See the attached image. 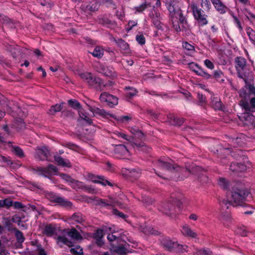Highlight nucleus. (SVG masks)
Segmentation results:
<instances>
[{"label": "nucleus", "instance_id": "56", "mask_svg": "<svg viewBox=\"0 0 255 255\" xmlns=\"http://www.w3.org/2000/svg\"><path fill=\"white\" fill-rule=\"evenodd\" d=\"M136 40L137 41V42L142 45L145 44V39L143 35H137L136 36Z\"/></svg>", "mask_w": 255, "mask_h": 255}, {"label": "nucleus", "instance_id": "23", "mask_svg": "<svg viewBox=\"0 0 255 255\" xmlns=\"http://www.w3.org/2000/svg\"><path fill=\"white\" fill-rule=\"evenodd\" d=\"M70 220L77 223L81 224L85 221L84 217L79 212L74 213L70 218Z\"/></svg>", "mask_w": 255, "mask_h": 255}, {"label": "nucleus", "instance_id": "17", "mask_svg": "<svg viewBox=\"0 0 255 255\" xmlns=\"http://www.w3.org/2000/svg\"><path fill=\"white\" fill-rule=\"evenodd\" d=\"M215 9L221 14L226 12L227 7L221 1V0H211Z\"/></svg>", "mask_w": 255, "mask_h": 255}, {"label": "nucleus", "instance_id": "57", "mask_svg": "<svg viewBox=\"0 0 255 255\" xmlns=\"http://www.w3.org/2000/svg\"><path fill=\"white\" fill-rule=\"evenodd\" d=\"M130 173L131 176L136 178L140 176L141 174V170L139 169H132L130 171Z\"/></svg>", "mask_w": 255, "mask_h": 255}, {"label": "nucleus", "instance_id": "4", "mask_svg": "<svg viewBox=\"0 0 255 255\" xmlns=\"http://www.w3.org/2000/svg\"><path fill=\"white\" fill-rule=\"evenodd\" d=\"M184 168L185 170H182L181 174L177 176L175 175L174 177H171V179L176 181H181L186 178L190 174L197 175L199 176L202 173L205 172L203 168L199 166H193L191 168Z\"/></svg>", "mask_w": 255, "mask_h": 255}, {"label": "nucleus", "instance_id": "34", "mask_svg": "<svg viewBox=\"0 0 255 255\" xmlns=\"http://www.w3.org/2000/svg\"><path fill=\"white\" fill-rule=\"evenodd\" d=\"M62 177L66 181L69 182L70 183L75 184L77 186H80V184L82 183L81 182L75 180V179L72 178L70 176L67 174H62Z\"/></svg>", "mask_w": 255, "mask_h": 255}, {"label": "nucleus", "instance_id": "51", "mask_svg": "<svg viewBox=\"0 0 255 255\" xmlns=\"http://www.w3.org/2000/svg\"><path fill=\"white\" fill-rule=\"evenodd\" d=\"M242 142L241 138H236V139H233L232 140L230 146L234 148H236L241 146Z\"/></svg>", "mask_w": 255, "mask_h": 255}, {"label": "nucleus", "instance_id": "14", "mask_svg": "<svg viewBox=\"0 0 255 255\" xmlns=\"http://www.w3.org/2000/svg\"><path fill=\"white\" fill-rule=\"evenodd\" d=\"M79 118L78 119V122L81 123L82 121L84 122V124L92 125L93 124V121L88 116V114L86 112L85 110L82 108L78 111Z\"/></svg>", "mask_w": 255, "mask_h": 255}, {"label": "nucleus", "instance_id": "27", "mask_svg": "<svg viewBox=\"0 0 255 255\" xmlns=\"http://www.w3.org/2000/svg\"><path fill=\"white\" fill-rule=\"evenodd\" d=\"M187 248H188V247L187 246L179 244L176 242V245H174V247L173 248L172 252L178 253H183L187 252H188V250H187Z\"/></svg>", "mask_w": 255, "mask_h": 255}, {"label": "nucleus", "instance_id": "43", "mask_svg": "<svg viewBox=\"0 0 255 255\" xmlns=\"http://www.w3.org/2000/svg\"><path fill=\"white\" fill-rule=\"evenodd\" d=\"M150 6V3H147L145 2L142 4H141L139 6H136L134 7V9L136 12H142L145 8Z\"/></svg>", "mask_w": 255, "mask_h": 255}, {"label": "nucleus", "instance_id": "22", "mask_svg": "<svg viewBox=\"0 0 255 255\" xmlns=\"http://www.w3.org/2000/svg\"><path fill=\"white\" fill-rule=\"evenodd\" d=\"M235 62L237 64L236 68L238 71V73L239 74V69L241 70H243L245 66H246V60L244 58L241 57H237L235 59Z\"/></svg>", "mask_w": 255, "mask_h": 255}, {"label": "nucleus", "instance_id": "11", "mask_svg": "<svg viewBox=\"0 0 255 255\" xmlns=\"http://www.w3.org/2000/svg\"><path fill=\"white\" fill-rule=\"evenodd\" d=\"M176 241L171 240L169 237H163L160 239L161 246L166 250L172 252L174 245H176Z\"/></svg>", "mask_w": 255, "mask_h": 255}, {"label": "nucleus", "instance_id": "13", "mask_svg": "<svg viewBox=\"0 0 255 255\" xmlns=\"http://www.w3.org/2000/svg\"><path fill=\"white\" fill-rule=\"evenodd\" d=\"M254 116L252 114L248 112L242 113L239 116V118L244 126L250 127Z\"/></svg>", "mask_w": 255, "mask_h": 255}, {"label": "nucleus", "instance_id": "64", "mask_svg": "<svg viewBox=\"0 0 255 255\" xmlns=\"http://www.w3.org/2000/svg\"><path fill=\"white\" fill-rule=\"evenodd\" d=\"M208 177L204 175V173H202L200 176L198 177V180L202 183V184L206 183L208 181Z\"/></svg>", "mask_w": 255, "mask_h": 255}, {"label": "nucleus", "instance_id": "46", "mask_svg": "<svg viewBox=\"0 0 255 255\" xmlns=\"http://www.w3.org/2000/svg\"><path fill=\"white\" fill-rule=\"evenodd\" d=\"M45 173L46 174H51L55 173L57 171V169L56 166H54L52 164H49V165L45 167Z\"/></svg>", "mask_w": 255, "mask_h": 255}, {"label": "nucleus", "instance_id": "63", "mask_svg": "<svg viewBox=\"0 0 255 255\" xmlns=\"http://www.w3.org/2000/svg\"><path fill=\"white\" fill-rule=\"evenodd\" d=\"M117 252L120 254L125 255L127 253V249L123 246H118L117 248Z\"/></svg>", "mask_w": 255, "mask_h": 255}, {"label": "nucleus", "instance_id": "54", "mask_svg": "<svg viewBox=\"0 0 255 255\" xmlns=\"http://www.w3.org/2000/svg\"><path fill=\"white\" fill-rule=\"evenodd\" d=\"M103 230L98 229L94 234L93 237L95 239H102L103 237Z\"/></svg>", "mask_w": 255, "mask_h": 255}, {"label": "nucleus", "instance_id": "12", "mask_svg": "<svg viewBox=\"0 0 255 255\" xmlns=\"http://www.w3.org/2000/svg\"><path fill=\"white\" fill-rule=\"evenodd\" d=\"M166 122L174 126H181L184 122V119L176 117L173 115L169 114L167 115Z\"/></svg>", "mask_w": 255, "mask_h": 255}, {"label": "nucleus", "instance_id": "5", "mask_svg": "<svg viewBox=\"0 0 255 255\" xmlns=\"http://www.w3.org/2000/svg\"><path fill=\"white\" fill-rule=\"evenodd\" d=\"M168 9L172 17L178 18L181 24H187L186 19L183 16L182 10L178 5V2L176 0H171L169 3Z\"/></svg>", "mask_w": 255, "mask_h": 255}, {"label": "nucleus", "instance_id": "1", "mask_svg": "<svg viewBox=\"0 0 255 255\" xmlns=\"http://www.w3.org/2000/svg\"><path fill=\"white\" fill-rule=\"evenodd\" d=\"M250 192L241 183H237L233 186L231 191V200L233 207L245 206L247 205L244 202Z\"/></svg>", "mask_w": 255, "mask_h": 255}, {"label": "nucleus", "instance_id": "45", "mask_svg": "<svg viewBox=\"0 0 255 255\" xmlns=\"http://www.w3.org/2000/svg\"><path fill=\"white\" fill-rule=\"evenodd\" d=\"M16 128L19 129H22L25 128V124L23 119L17 118L15 120Z\"/></svg>", "mask_w": 255, "mask_h": 255}, {"label": "nucleus", "instance_id": "21", "mask_svg": "<svg viewBox=\"0 0 255 255\" xmlns=\"http://www.w3.org/2000/svg\"><path fill=\"white\" fill-rule=\"evenodd\" d=\"M1 20L3 22L2 28L4 29L7 28H9L11 29L14 28L15 23L10 19H9L8 17L5 16H1Z\"/></svg>", "mask_w": 255, "mask_h": 255}, {"label": "nucleus", "instance_id": "38", "mask_svg": "<svg viewBox=\"0 0 255 255\" xmlns=\"http://www.w3.org/2000/svg\"><path fill=\"white\" fill-rule=\"evenodd\" d=\"M15 231V236L16 240L18 243L21 244L24 242L25 238L23 236L22 233L19 230L16 229Z\"/></svg>", "mask_w": 255, "mask_h": 255}, {"label": "nucleus", "instance_id": "47", "mask_svg": "<svg viewBox=\"0 0 255 255\" xmlns=\"http://www.w3.org/2000/svg\"><path fill=\"white\" fill-rule=\"evenodd\" d=\"M219 185L224 189H228L229 187V183L226 179L220 178L219 179Z\"/></svg>", "mask_w": 255, "mask_h": 255}, {"label": "nucleus", "instance_id": "37", "mask_svg": "<svg viewBox=\"0 0 255 255\" xmlns=\"http://www.w3.org/2000/svg\"><path fill=\"white\" fill-rule=\"evenodd\" d=\"M233 202L231 200H228L226 199H223L219 201V204L222 209L226 208V209H229L230 206H233Z\"/></svg>", "mask_w": 255, "mask_h": 255}, {"label": "nucleus", "instance_id": "44", "mask_svg": "<svg viewBox=\"0 0 255 255\" xmlns=\"http://www.w3.org/2000/svg\"><path fill=\"white\" fill-rule=\"evenodd\" d=\"M11 52L14 58H16L19 55H20L21 48L18 46L11 48Z\"/></svg>", "mask_w": 255, "mask_h": 255}, {"label": "nucleus", "instance_id": "61", "mask_svg": "<svg viewBox=\"0 0 255 255\" xmlns=\"http://www.w3.org/2000/svg\"><path fill=\"white\" fill-rule=\"evenodd\" d=\"M0 160L6 163L7 165H10L11 163L12 160L10 157H5L2 155H0Z\"/></svg>", "mask_w": 255, "mask_h": 255}, {"label": "nucleus", "instance_id": "10", "mask_svg": "<svg viewBox=\"0 0 255 255\" xmlns=\"http://www.w3.org/2000/svg\"><path fill=\"white\" fill-rule=\"evenodd\" d=\"M50 156V152L45 146L42 147H37L36 149L35 157L38 158L40 160H47L48 157Z\"/></svg>", "mask_w": 255, "mask_h": 255}, {"label": "nucleus", "instance_id": "53", "mask_svg": "<svg viewBox=\"0 0 255 255\" xmlns=\"http://www.w3.org/2000/svg\"><path fill=\"white\" fill-rule=\"evenodd\" d=\"M201 5L206 11H209L210 9L211 4L209 0H201Z\"/></svg>", "mask_w": 255, "mask_h": 255}, {"label": "nucleus", "instance_id": "7", "mask_svg": "<svg viewBox=\"0 0 255 255\" xmlns=\"http://www.w3.org/2000/svg\"><path fill=\"white\" fill-rule=\"evenodd\" d=\"M191 9L195 19L198 21L200 25L203 26L207 24V15L203 13V11L201 9L199 8L194 3L191 5Z\"/></svg>", "mask_w": 255, "mask_h": 255}, {"label": "nucleus", "instance_id": "36", "mask_svg": "<svg viewBox=\"0 0 255 255\" xmlns=\"http://www.w3.org/2000/svg\"><path fill=\"white\" fill-rule=\"evenodd\" d=\"M212 252L209 249L197 250L194 253V255H212Z\"/></svg>", "mask_w": 255, "mask_h": 255}, {"label": "nucleus", "instance_id": "15", "mask_svg": "<svg viewBox=\"0 0 255 255\" xmlns=\"http://www.w3.org/2000/svg\"><path fill=\"white\" fill-rule=\"evenodd\" d=\"M94 80L93 81V83H92L91 87L95 89L97 91H103L104 90V88L107 86V84H105L103 80L100 77L96 76V77H94Z\"/></svg>", "mask_w": 255, "mask_h": 255}, {"label": "nucleus", "instance_id": "8", "mask_svg": "<svg viewBox=\"0 0 255 255\" xmlns=\"http://www.w3.org/2000/svg\"><path fill=\"white\" fill-rule=\"evenodd\" d=\"M46 198L50 201L56 203L63 207H71L72 204L71 202L65 200L52 193H48L46 195Z\"/></svg>", "mask_w": 255, "mask_h": 255}, {"label": "nucleus", "instance_id": "20", "mask_svg": "<svg viewBox=\"0 0 255 255\" xmlns=\"http://www.w3.org/2000/svg\"><path fill=\"white\" fill-rule=\"evenodd\" d=\"M151 18L152 22L155 27L157 30H162V23L160 21L161 18L160 16V14L159 13L155 12V14H153Z\"/></svg>", "mask_w": 255, "mask_h": 255}, {"label": "nucleus", "instance_id": "30", "mask_svg": "<svg viewBox=\"0 0 255 255\" xmlns=\"http://www.w3.org/2000/svg\"><path fill=\"white\" fill-rule=\"evenodd\" d=\"M114 41L116 42V43L118 44L119 47H120L122 50L127 51L128 49L129 45L128 43L125 42L122 39L120 38L118 40L115 39Z\"/></svg>", "mask_w": 255, "mask_h": 255}, {"label": "nucleus", "instance_id": "26", "mask_svg": "<svg viewBox=\"0 0 255 255\" xmlns=\"http://www.w3.org/2000/svg\"><path fill=\"white\" fill-rule=\"evenodd\" d=\"M182 232L183 234L188 237L195 238L197 237V234L193 231L188 226H184L182 227Z\"/></svg>", "mask_w": 255, "mask_h": 255}, {"label": "nucleus", "instance_id": "32", "mask_svg": "<svg viewBox=\"0 0 255 255\" xmlns=\"http://www.w3.org/2000/svg\"><path fill=\"white\" fill-rule=\"evenodd\" d=\"M68 104L73 109L78 111L82 108L79 102L74 99H70L68 100Z\"/></svg>", "mask_w": 255, "mask_h": 255}, {"label": "nucleus", "instance_id": "42", "mask_svg": "<svg viewBox=\"0 0 255 255\" xmlns=\"http://www.w3.org/2000/svg\"><path fill=\"white\" fill-rule=\"evenodd\" d=\"M239 105L245 110L246 112L251 111V107L249 104L245 100H242L240 101Z\"/></svg>", "mask_w": 255, "mask_h": 255}, {"label": "nucleus", "instance_id": "6", "mask_svg": "<svg viewBox=\"0 0 255 255\" xmlns=\"http://www.w3.org/2000/svg\"><path fill=\"white\" fill-rule=\"evenodd\" d=\"M156 165L162 169H165L171 172H179L181 173L182 170L185 169L175 163H171L167 161L158 159L155 162Z\"/></svg>", "mask_w": 255, "mask_h": 255}, {"label": "nucleus", "instance_id": "62", "mask_svg": "<svg viewBox=\"0 0 255 255\" xmlns=\"http://www.w3.org/2000/svg\"><path fill=\"white\" fill-rule=\"evenodd\" d=\"M133 137V140H135V138H138L140 140H142L144 137V134L141 130L137 131L136 133H135L134 136H132L131 138Z\"/></svg>", "mask_w": 255, "mask_h": 255}, {"label": "nucleus", "instance_id": "39", "mask_svg": "<svg viewBox=\"0 0 255 255\" xmlns=\"http://www.w3.org/2000/svg\"><path fill=\"white\" fill-rule=\"evenodd\" d=\"M3 220L4 221V225L5 227L7 229L8 231H15L17 229L13 227L11 222L7 218H4Z\"/></svg>", "mask_w": 255, "mask_h": 255}, {"label": "nucleus", "instance_id": "3", "mask_svg": "<svg viewBox=\"0 0 255 255\" xmlns=\"http://www.w3.org/2000/svg\"><path fill=\"white\" fill-rule=\"evenodd\" d=\"M63 235L59 236L57 238V242L58 244L62 243L63 244L69 247L73 246L72 242L70 241L68 238L65 237V235L71 237L72 239L79 240H82L83 237L79 232L75 228H72L71 230L65 229L62 232Z\"/></svg>", "mask_w": 255, "mask_h": 255}, {"label": "nucleus", "instance_id": "19", "mask_svg": "<svg viewBox=\"0 0 255 255\" xmlns=\"http://www.w3.org/2000/svg\"><path fill=\"white\" fill-rule=\"evenodd\" d=\"M246 165L244 164L238 162H232L230 167V169L233 172H239L246 170Z\"/></svg>", "mask_w": 255, "mask_h": 255}, {"label": "nucleus", "instance_id": "29", "mask_svg": "<svg viewBox=\"0 0 255 255\" xmlns=\"http://www.w3.org/2000/svg\"><path fill=\"white\" fill-rule=\"evenodd\" d=\"M55 231V229L52 227V225L49 224L45 226L43 233L48 237L53 236Z\"/></svg>", "mask_w": 255, "mask_h": 255}, {"label": "nucleus", "instance_id": "33", "mask_svg": "<svg viewBox=\"0 0 255 255\" xmlns=\"http://www.w3.org/2000/svg\"><path fill=\"white\" fill-rule=\"evenodd\" d=\"M99 23L105 25L108 27H110L114 25L115 22L114 21H112L111 20L109 19L108 18L105 17H102L99 19Z\"/></svg>", "mask_w": 255, "mask_h": 255}, {"label": "nucleus", "instance_id": "58", "mask_svg": "<svg viewBox=\"0 0 255 255\" xmlns=\"http://www.w3.org/2000/svg\"><path fill=\"white\" fill-rule=\"evenodd\" d=\"M128 89L131 90V91L128 92L127 93V100L129 101V99H130L131 97H133L136 95V90L132 88H130L129 87Z\"/></svg>", "mask_w": 255, "mask_h": 255}, {"label": "nucleus", "instance_id": "2", "mask_svg": "<svg viewBox=\"0 0 255 255\" xmlns=\"http://www.w3.org/2000/svg\"><path fill=\"white\" fill-rule=\"evenodd\" d=\"M182 202L178 199H174L161 203L158 207V210L166 216L175 218L180 211Z\"/></svg>", "mask_w": 255, "mask_h": 255}, {"label": "nucleus", "instance_id": "60", "mask_svg": "<svg viewBox=\"0 0 255 255\" xmlns=\"http://www.w3.org/2000/svg\"><path fill=\"white\" fill-rule=\"evenodd\" d=\"M113 213L114 215L121 217L123 219H125L127 217V216L124 214L123 213L120 212L117 209H114L113 210Z\"/></svg>", "mask_w": 255, "mask_h": 255}, {"label": "nucleus", "instance_id": "31", "mask_svg": "<svg viewBox=\"0 0 255 255\" xmlns=\"http://www.w3.org/2000/svg\"><path fill=\"white\" fill-rule=\"evenodd\" d=\"M12 152L17 156L19 157H23L24 156V152L22 149L18 146H11Z\"/></svg>", "mask_w": 255, "mask_h": 255}, {"label": "nucleus", "instance_id": "35", "mask_svg": "<svg viewBox=\"0 0 255 255\" xmlns=\"http://www.w3.org/2000/svg\"><path fill=\"white\" fill-rule=\"evenodd\" d=\"M90 53L95 57L98 58H101L103 54L104 51L103 49H102L100 47H96L93 52H90Z\"/></svg>", "mask_w": 255, "mask_h": 255}, {"label": "nucleus", "instance_id": "18", "mask_svg": "<svg viewBox=\"0 0 255 255\" xmlns=\"http://www.w3.org/2000/svg\"><path fill=\"white\" fill-rule=\"evenodd\" d=\"M98 72L103 74L108 77H114L115 76V73L112 69L104 65H101L99 68Z\"/></svg>", "mask_w": 255, "mask_h": 255}, {"label": "nucleus", "instance_id": "59", "mask_svg": "<svg viewBox=\"0 0 255 255\" xmlns=\"http://www.w3.org/2000/svg\"><path fill=\"white\" fill-rule=\"evenodd\" d=\"M93 182L96 183H99L103 185L106 186L107 184L109 185L110 186H112V184L108 180L104 179L102 181L97 180H93Z\"/></svg>", "mask_w": 255, "mask_h": 255}, {"label": "nucleus", "instance_id": "52", "mask_svg": "<svg viewBox=\"0 0 255 255\" xmlns=\"http://www.w3.org/2000/svg\"><path fill=\"white\" fill-rule=\"evenodd\" d=\"M247 33L250 39L254 42H255V32L252 29L248 28Z\"/></svg>", "mask_w": 255, "mask_h": 255}, {"label": "nucleus", "instance_id": "24", "mask_svg": "<svg viewBox=\"0 0 255 255\" xmlns=\"http://www.w3.org/2000/svg\"><path fill=\"white\" fill-rule=\"evenodd\" d=\"M55 160L58 163L59 165L64 167H71V165L70 161L68 160H65L62 157L59 155L54 156Z\"/></svg>", "mask_w": 255, "mask_h": 255}, {"label": "nucleus", "instance_id": "16", "mask_svg": "<svg viewBox=\"0 0 255 255\" xmlns=\"http://www.w3.org/2000/svg\"><path fill=\"white\" fill-rule=\"evenodd\" d=\"M88 106L89 108V110L90 111H91L93 113V114H95L98 115L100 116H102L104 118H106L108 116H109L111 118L116 119L114 115L111 114L110 113H108L104 109H100L99 108L95 107H92L91 106H90L89 105H88Z\"/></svg>", "mask_w": 255, "mask_h": 255}, {"label": "nucleus", "instance_id": "40", "mask_svg": "<svg viewBox=\"0 0 255 255\" xmlns=\"http://www.w3.org/2000/svg\"><path fill=\"white\" fill-rule=\"evenodd\" d=\"M99 4L97 2L89 4L86 6V9L91 12H95L98 10Z\"/></svg>", "mask_w": 255, "mask_h": 255}, {"label": "nucleus", "instance_id": "55", "mask_svg": "<svg viewBox=\"0 0 255 255\" xmlns=\"http://www.w3.org/2000/svg\"><path fill=\"white\" fill-rule=\"evenodd\" d=\"M153 200L148 197L144 196L142 197V202L146 205L148 206L152 204Z\"/></svg>", "mask_w": 255, "mask_h": 255}, {"label": "nucleus", "instance_id": "50", "mask_svg": "<svg viewBox=\"0 0 255 255\" xmlns=\"http://www.w3.org/2000/svg\"><path fill=\"white\" fill-rule=\"evenodd\" d=\"M70 252L71 253H72L74 255H83V249L80 248V246H77L76 248H71L70 249Z\"/></svg>", "mask_w": 255, "mask_h": 255}, {"label": "nucleus", "instance_id": "48", "mask_svg": "<svg viewBox=\"0 0 255 255\" xmlns=\"http://www.w3.org/2000/svg\"><path fill=\"white\" fill-rule=\"evenodd\" d=\"M75 114L71 110H64L62 112V116L65 118H73Z\"/></svg>", "mask_w": 255, "mask_h": 255}, {"label": "nucleus", "instance_id": "49", "mask_svg": "<svg viewBox=\"0 0 255 255\" xmlns=\"http://www.w3.org/2000/svg\"><path fill=\"white\" fill-rule=\"evenodd\" d=\"M131 145L133 147H136L137 148L139 149L140 148H143L145 146L144 143L143 142H140L139 143H137L136 141H135V140H133V137L132 138L131 141H130Z\"/></svg>", "mask_w": 255, "mask_h": 255}, {"label": "nucleus", "instance_id": "41", "mask_svg": "<svg viewBox=\"0 0 255 255\" xmlns=\"http://www.w3.org/2000/svg\"><path fill=\"white\" fill-rule=\"evenodd\" d=\"M107 202L109 204H109V206H119L120 207L123 206V204L119 202L118 201L111 196L109 197V200H107Z\"/></svg>", "mask_w": 255, "mask_h": 255}, {"label": "nucleus", "instance_id": "25", "mask_svg": "<svg viewBox=\"0 0 255 255\" xmlns=\"http://www.w3.org/2000/svg\"><path fill=\"white\" fill-rule=\"evenodd\" d=\"M79 75L83 81L88 84V85L90 84L92 79H93V76H94L90 72L81 73L79 74Z\"/></svg>", "mask_w": 255, "mask_h": 255}, {"label": "nucleus", "instance_id": "28", "mask_svg": "<svg viewBox=\"0 0 255 255\" xmlns=\"http://www.w3.org/2000/svg\"><path fill=\"white\" fill-rule=\"evenodd\" d=\"M64 103H61L60 104H56L51 107L48 113L50 115H54L56 113L60 112L63 108Z\"/></svg>", "mask_w": 255, "mask_h": 255}, {"label": "nucleus", "instance_id": "9", "mask_svg": "<svg viewBox=\"0 0 255 255\" xmlns=\"http://www.w3.org/2000/svg\"><path fill=\"white\" fill-rule=\"evenodd\" d=\"M100 99L102 101L106 102L111 108L114 107L118 104V98L107 92L102 93L100 97Z\"/></svg>", "mask_w": 255, "mask_h": 255}]
</instances>
